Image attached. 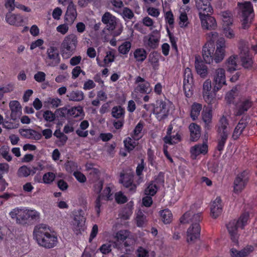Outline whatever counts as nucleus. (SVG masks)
<instances>
[{"label": "nucleus", "instance_id": "nucleus-4", "mask_svg": "<svg viewBox=\"0 0 257 257\" xmlns=\"http://www.w3.org/2000/svg\"><path fill=\"white\" fill-rule=\"evenodd\" d=\"M249 218L248 212H244L239 217L237 220H232L227 225V228L234 242H237L238 239L237 229L243 227L247 224Z\"/></svg>", "mask_w": 257, "mask_h": 257}, {"label": "nucleus", "instance_id": "nucleus-55", "mask_svg": "<svg viewBox=\"0 0 257 257\" xmlns=\"http://www.w3.org/2000/svg\"><path fill=\"white\" fill-rule=\"evenodd\" d=\"M223 33L224 36L228 39H232L235 36V32L230 26H223Z\"/></svg>", "mask_w": 257, "mask_h": 257}, {"label": "nucleus", "instance_id": "nucleus-13", "mask_svg": "<svg viewBox=\"0 0 257 257\" xmlns=\"http://www.w3.org/2000/svg\"><path fill=\"white\" fill-rule=\"evenodd\" d=\"M172 123L167 130V135L164 138V141L166 144L173 145L178 143L181 140V136L178 132L173 131Z\"/></svg>", "mask_w": 257, "mask_h": 257}, {"label": "nucleus", "instance_id": "nucleus-63", "mask_svg": "<svg viewBox=\"0 0 257 257\" xmlns=\"http://www.w3.org/2000/svg\"><path fill=\"white\" fill-rule=\"evenodd\" d=\"M65 168L66 171L69 173H72L73 172H76L77 170V165L75 162L72 161H68L65 164Z\"/></svg>", "mask_w": 257, "mask_h": 257}, {"label": "nucleus", "instance_id": "nucleus-8", "mask_svg": "<svg viewBox=\"0 0 257 257\" xmlns=\"http://www.w3.org/2000/svg\"><path fill=\"white\" fill-rule=\"evenodd\" d=\"M230 129L228 126L227 119L224 116H222L220 119L218 128L219 138L218 139L217 149L219 151L223 150Z\"/></svg>", "mask_w": 257, "mask_h": 257}, {"label": "nucleus", "instance_id": "nucleus-16", "mask_svg": "<svg viewBox=\"0 0 257 257\" xmlns=\"http://www.w3.org/2000/svg\"><path fill=\"white\" fill-rule=\"evenodd\" d=\"M136 83L137 84L135 88L136 91L147 94L152 91L150 83L143 78L140 76L137 77L136 79Z\"/></svg>", "mask_w": 257, "mask_h": 257}, {"label": "nucleus", "instance_id": "nucleus-42", "mask_svg": "<svg viewBox=\"0 0 257 257\" xmlns=\"http://www.w3.org/2000/svg\"><path fill=\"white\" fill-rule=\"evenodd\" d=\"M161 219L165 224L170 223L172 220V214L168 209L163 210L160 212Z\"/></svg>", "mask_w": 257, "mask_h": 257}, {"label": "nucleus", "instance_id": "nucleus-29", "mask_svg": "<svg viewBox=\"0 0 257 257\" xmlns=\"http://www.w3.org/2000/svg\"><path fill=\"white\" fill-rule=\"evenodd\" d=\"M190 133V138L192 141H197L201 135V131L199 125L195 123H191L189 126Z\"/></svg>", "mask_w": 257, "mask_h": 257}, {"label": "nucleus", "instance_id": "nucleus-2", "mask_svg": "<svg viewBox=\"0 0 257 257\" xmlns=\"http://www.w3.org/2000/svg\"><path fill=\"white\" fill-rule=\"evenodd\" d=\"M202 219V213L192 209L187 211L180 218L182 223L190 224L187 231L188 242L194 241L199 237L201 231L200 222Z\"/></svg>", "mask_w": 257, "mask_h": 257}, {"label": "nucleus", "instance_id": "nucleus-11", "mask_svg": "<svg viewBox=\"0 0 257 257\" xmlns=\"http://www.w3.org/2000/svg\"><path fill=\"white\" fill-rule=\"evenodd\" d=\"M85 222V218L82 214V210L74 211L71 225L72 229L76 234L84 230Z\"/></svg>", "mask_w": 257, "mask_h": 257}, {"label": "nucleus", "instance_id": "nucleus-47", "mask_svg": "<svg viewBox=\"0 0 257 257\" xmlns=\"http://www.w3.org/2000/svg\"><path fill=\"white\" fill-rule=\"evenodd\" d=\"M14 89V84L8 83L0 86V99L3 97L5 93L11 92Z\"/></svg>", "mask_w": 257, "mask_h": 257}, {"label": "nucleus", "instance_id": "nucleus-3", "mask_svg": "<svg viewBox=\"0 0 257 257\" xmlns=\"http://www.w3.org/2000/svg\"><path fill=\"white\" fill-rule=\"evenodd\" d=\"M33 235L38 243L44 247L50 248L57 244V236L46 224L36 226L33 231Z\"/></svg>", "mask_w": 257, "mask_h": 257}, {"label": "nucleus", "instance_id": "nucleus-23", "mask_svg": "<svg viewBox=\"0 0 257 257\" xmlns=\"http://www.w3.org/2000/svg\"><path fill=\"white\" fill-rule=\"evenodd\" d=\"M48 58L51 60V62L48 64L50 66L54 67L60 62L59 54L56 48L54 47H50L47 50Z\"/></svg>", "mask_w": 257, "mask_h": 257}, {"label": "nucleus", "instance_id": "nucleus-57", "mask_svg": "<svg viewBox=\"0 0 257 257\" xmlns=\"http://www.w3.org/2000/svg\"><path fill=\"white\" fill-rule=\"evenodd\" d=\"M131 46L130 42H124L118 47V51L122 54H126L130 51Z\"/></svg>", "mask_w": 257, "mask_h": 257}, {"label": "nucleus", "instance_id": "nucleus-56", "mask_svg": "<svg viewBox=\"0 0 257 257\" xmlns=\"http://www.w3.org/2000/svg\"><path fill=\"white\" fill-rule=\"evenodd\" d=\"M159 58L160 56L156 53H151L149 55V61L154 68H156L158 66Z\"/></svg>", "mask_w": 257, "mask_h": 257}, {"label": "nucleus", "instance_id": "nucleus-58", "mask_svg": "<svg viewBox=\"0 0 257 257\" xmlns=\"http://www.w3.org/2000/svg\"><path fill=\"white\" fill-rule=\"evenodd\" d=\"M129 235V232L125 230H120L117 232L115 235V238L118 241H123Z\"/></svg>", "mask_w": 257, "mask_h": 257}, {"label": "nucleus", "instance_id": "nucleus-18", "mask_svg": "<svg viewBox=\"0 0 257 257\" xmlns=\"http://www.w3.org/2000/svg\"><path fill=\"white\" fill-rule=\"evenodd\" d=\"M133 174L131 173L121 174L119 182L126 188H128L131 191L136 190V186L133 183Z\"/></svg>", "mask_w": 257, "mask_h": 257}, {"label": "nucleus", "instance_id": "nucleus-12", "mask_svg": "<svg viewBox=\"0 0 257 257\" xmlns=\"http://www.w3.org/2000/svg\"><path fill=\"white\" fill-rule=\"evenodd\" d=\"M248 180L247 172L243 171L239 174L234 181V192L236 193L240 192L245 187Z\"/></svg>", "mask_w": 257, "mask_h": 257}, {"label": "nucleus", "instance_id": "nucleus-14", "mask_svg": "<svg viewBox=\"0 0 257 257\" xmlns=\"http://www.w3.org/2000/svg\"><path fill=\"white\" fill-rule=\"evenodd\" d=\"M210 215L213 218H216L222 213L223 204L219 197H217L210 204Z\"/></svg>", "mask_w": 257, "mask_h": 257}, {"label": "nucleus", "instance_id": "nucleus-19", "mask_svg": "<svg viewBox=\"0 0 257 257\" xmlns=\"http://www.w3.org/2000/svg\"><path fill=\"white\" fill-rule=\"evenodd\" d=\"M168 112L169 107L168 104L163 101L160 102L159 105L154 109V113L159 120H161L165 118L168 115Z\"/></svg>", "mask_w": 257, "mask_h": 257}, {"label": "nucleus", "instance_id": "nucleus-5", "mask_svg": "<svg viewBox=\"0 0 257 257\" xmlns=\"http://www.w3.org/2000/svg\"><path fill=\"white\" fill-rule=\"evenodd\" d=\"M101 21L106 25L107 29L112 32L113 36H118L121 33L123 30L122 25L119 23L117 19L110 13H105L102 17Z\"/></svg>", "mask_w": 257, "mask_h": 257}, {"label": "nucleus", "instance_id": "nucleus-34", "mask_svg": "<svg viewBox=\"0 0 257 257\" xmlns=\"http://www.w3.org/2000/svg\"><path fill=\"white\" fill-rule=\"evenodd\" d=\"M217 92V91H214L213 87L212 91L202 94L203 99L209 105H212L216 103L217 101L216 98Z\"/></svg>", "mask_w": 257, "mask_h": 257}, {"label": "nucleus", "instance_id": "nucleus-43", "mask_svg": "<svg viewBox=\"0 0 257 257\" xmlns=\"http://www.w3.org/2000/svg\"><path fill=\"white\" fill-rule=\"evenodd\" d=\"M251 105V102L248 100L242 101L237 108L236 114L237 115H241L244 112L247 111Z\"/></svg>", "mask_w": 257, "mask_h": 257}, {"label": "nucleus", "instance_id": "nucleus-38", "mask_svg": "<svg viewBox=\"0 0 257 257\" xmlns=\"http://www.w3.org/2000/svg\"><path fill=\"white\" fill-rule=\"evenodd\" d=\"M202 105L198 103H194L192 106L190 111V117L193 120L197 119L202 110Z\"/></svg>", "mask_w": 257, "mask_h": 257}, {"label": "nucleus", "instance_id": "nucleus-41", "mask_svg": "<svg viewBox=\"0 0 257 257\" xmlns=\"http://www.w3.org/2000/svg\"><path fill=\"white\" fill-rule=\"evenodd\" d=\"M246 126V122L244 121L243 120H241L235 127L233 134L232 138L234 140H236L238 138L240 135L242 133L244 129Z\"/></svg>", "mask_w": 257, "mask_h": 257}, {"label": "nucleus", "instance_id": "nucleus-54", "mask_svg": "<svg viewBox=\"0 0 257 257\" xmlns=\"http://www.w3.org/2000/svg\"><path fill=\"white\" fill-rule=\"evenodd\" d=\"M124 110L120 106H116L112 109V115L116 118H120L124 115Z\"/></svg>", "mask_w": 257, "mask_h": 257}, {"label": "nucleus", "instance_id": "nucleus-6", "mask_svg": "<svg viewBox=\"0 0 257 257\" xmlns=\"http://www.w3.org/2000/svg\"><path fill=\"white\" fill-rule=\"evenodd\" d=\"M78 44L77 37L74 34L66 36L61 44L62 57L69 58L75 52Z\"/></svg>", "mask_w": 257, "mask_h": 257}, {"label": "nucleus", "instance_id": "nucleus-53", "mask_svg": "<svg viewBox=\"0 0 257 257\" xmlns=\"http://www.w3.org/2000/svg\"><path fill=\"white\" fill-rule=\"evenodd\" d=\"M141 22L144 26L149 28L150 30H152L156 28L154 21L148 16L144 17Z\"/></svg>", "mask_w": 257, "mask_h": 257}, {"label": "nucleus", "instance_id": "nucleus-10", "mask_svg": "<svg viewBox=\"0 0 257 257\" xmlns=\"http://www.w3.org/2000/svg\"><path fill=\"white\" fill-rule=\"evenodd\" d=\"M193 78L191 69L187 67L184 71L183 89L187 97H190L193 92Z\"/></svg>", "mask_w": 257, "mask_h": 257}, {"label": "nucleus", "instance_id": "nucleus-36", "mask_svg": "<svg viewBox=\"0 0 257 257\" xmlns=\"http://www.w3.org/2000/svg\"><path fill=\"white\" fill-rule=\"evenodd\" d=\"M133 55L137 62H143L147 58V53L143 48H138L134 51Z\"/></svg>", "mask_w": 257, "mask_h": 257}, {"label": "nucleus", "instance_id": "nucleus-9", "mask_svg": "<svg viewBox=\"0 0 257 257\" xmlns=\"http://www.w3.org/2000/svg\"><path fill=\"white\" fill-rule=\"evenodd\" d=\"M213 85L215 91H218L226 85L225 71L223 68L216 69L212 74Z\"/></svg>", "mask_w": 257, "mask_h": 257}, {"label": "nucleus", "instance_id": "nucleus-35", "mask_svg": "<svg viewBox=\"0 0 257 257\" xmlns=\"http://www.w3.org/2000/svg\"><path fill=\"white\" fill-rule=\"evenodd\" d=\"M67 96L69 100L80 101L84 99V94L81 90H75L68 93Z\"/></svg>", "mask_w": 257, "mask_h": 257}, {"label": "nucleus", "instance_id": "nucleus-17", "mask_svg": "<svg viewBox=\"0 0 257 257\" xmlns=\"http://www.w3.org/2000/svg\"><path fill=\"white\" fill-rule=\"evenodd\" d=\"M77 13L76 6L72 0H70L68 6L65 16V20L69 24H72L76 19Z\"/></svg>", "mask_w": 257, "mask_h": 257}, {"label": "nucleus", "instance_id": "nucleus-27", "mask_svg": "<svg viewBox=\"0 0 257 257\" xmlns=\"http://www.w3.org/2000/svg\"><path fill=\"white\" fill-rule=\"evenodd\" d=\"M6 20L11 25L20 26L23 22V18L19 14H10L6 15Z\"/></svg>", "mask_w": 257, "mask_h": 257}, {"label": "nucleus", "instance_id": "nucleus-24", "mask_svg": "<svg viewBox=\"0 0 257 257\" xmlns=\"http://www.w3.org/2000/svg\"><path fill=\"white\" fill-rule=\"evenodd\" d=\"M9 107L11 110V118L14 120L16 119L22 113V107L20 103L17 100H12L9 103Z\"/></svg>", "mask_w": 257, "mask_h": 257}, {"label": "nucleus", "instance_id": "nucleus-46", "mask_svg": "<svg viewBox=\"0 0 257 257\" xmlns=\"http://www.w3.org/2000/svg\"><path fill=\"white\" fill-rule=\"evenodd\" d=\"M223 27L231 26L232 24V17L231 13L228 12H223L221 13Z\"/></svg>", "mask_w": 257, "mask_h": 257}, {"label": "nucleus", "instance_id": "nucleus-28", "mask_svg": "<svg viewBox=\"0 0 257 257\" xmlns=\"http://www.w3.org/2000/svg\"><path fill=\"white\" fill-rule=\"evenodd\" d=\"M37 170V168L36 167H34L33 169L32 170L31 169V168L26 165H23L18 169L17 171V175L18 177L21 178H26L30 175H33L35 174Z\"/></svg>", "mask_w": 257, "mask_h": 257}, {"label": "nucleus", "instance_id": "nucleus-32", "mask_svg": "<svg viewBox=\"0 0 257 257\" xmlns=\"http://www.w3.org/2000/svg\"><path fill=\"white\" fill-rule=\"evenodd\" d=\"M21 134L25 138L36 140H39L42 138V135L40 133L32 129L23 130L21 132Z\"/></svg>", "mask_w": 257, "mask_h": 257}, {"label": "nucleus", "instance_id": "nucleus-60", "mask_svg": "<svg viewBox=\"0 0 257 257\" xmlns=\"http://www.w3.org/2000/svg\"><path fill=\"white\" fill-rule=\"evenodd\" d=\"M254 250V247L251 245H248L240 250L241 257H246Z\"/></svg>", "mask_w": 257, "mask_h": 257}, {"label": "nucleus", "instance_id": "nucleus-52", "mask_svg": "<svg viewBox=\"0 0 257 257\" xmlns=\"http://www.w3.org/2000/svg\"><path fill=\"white\" fill-rule=\"evenodd\" d=\"M137 140H134L133 138L128 137L124 140L123 143L126 149L128 151L133 150L137 145Z\"/></svg>", "mask_w": 257, "mask_h": 257}, {"label": "nucleus", "instance_id": "nucleus-15", "mask_svg": "<svg viewBox=\"0 0 257 257\" xmlns=\"http://www.w3.org/2000/svg\"><path fill=\"white\" fill-rule=\"evenodd\" d=\"M211 0H196V6L199 12V16H205L211 13L212 8L210 5Z\"/></svg>", "mask_w": 257, "mask_h": 257}, {"label": "nucleus", "instance_id": "nucleus-39", "mask_svg": "<svg viewBox=\"0 0 257 257\" xmlns=\"http://www.w3.org/2000/svg\"><path fill=\"white\" fill-rule=\"evenodd\" d=\"M179 25L182 28H185L188 27L189 23L187 14L185 11L183 9H181L179 11Z\"/></svg>", "mask_w": 257, "mask_h": 257}, {"label": "nucleus", "instance_id": "nucleus-1", "mask_svg": "<svg viewBox=\"0 0 257 257\" xmlns=\"http://www.w3.org/2000/svg\"><path fill=\"white\" fill-rule=\"evenodd\" d=\"M218 34L217 32H211L207 34V42L202 50V56L204 61L208 64L212 63L213 61L216 63L221 61L225 54V41L220 38L217 42L216 49L215 50L214 42L217 40Z\"/></svg>", "mask_w": 257, "mask_h": 257}, {"label": "nucleus", "instance_id": "nucleus-59", "mask_svg": "<svg viewBox=\"0 0 257 257\" xmlns=\"http://www.w3.org/2000/svg\"><path fill=\"white\" fill-rule=\"evenodd\" d=\"M136 220L138 226L143 227L147 221L146 217L142 212H139L137 214Z\"/></svg>", "mask_w": 257, "mask_h": 257}, {"label": "nucleus", "instance_id": "nucleus-31", "mask_svg": "<svg viewBox=\"0 0 257 257\" xmlns=\"http://www.w3.org/2000/svg\"><path fill=\"white\" fill-rule=\"evenodd\" d=\"M240 9L241 10L242 16L251 15L253 16V6L250 2H245L239 4Z\"/></svg>", "mask_w": 257, "mask_h": 257}, {"label": "nucleus", "instance_id": "nucleus-61", "mask_svg": "<svg viewBox=\"0 0 257 257\" xmlns=\"http://www.w3.org/2000/svg\"><path fill=\"white\" fill-rule=\"evenodd\" d=\"M43 116L44 119L48 122H52L56 118L55 114L50 110L45 111Z\"/></svg>", "mask_w": 257, "mask_h": 257}, {"label": "nucleus", "instance_id": "nucleus-49", "mask_svg": "<svg viewBox=\"0 0 257 257\" xmlns=\"http://www.w3.org/2000/svg\"><path fill=\"white\" fill-rule=\"evenodd\" d=\"M0 154L6 161H12V157L10 153V148L8 146H3L0 148Z\"/></svg>", "mask_w": 257, "mask_h": 257}, {"label": "nucleus", "instance_id": "nucleus-26", "mask_svg": "<svg viewBox=\"0 0 257 257\" xmlns=\"http://www.w3.org/2000/svg\"><path fill=\"white\" fill-rule=\"evenodd\" d=\"M207 145L205 143L195 145L190 149L191 157L195 159L200 154H206L207 152Z\"/></svg>", "mask_w": 257, "mask_h": 257}, {"label": "nucleus", "instance_id": "nucleus-30", "mask_svg": "<svg viewBox=\"0 0 257 257\" xmlns=\"http://www.w3.org/2000/svg\"><path fill=\"white\" fill-rule=\"evenodd\" d=\"M195 68L197 73L201 77L205 78L207 76L208 74V68L202 61L196 60Z\"/></svg>", "mask_w": 257, "mask_h": 257}, {"label": "nucleus", "instance_id": "nucleus-40", "mask_svg": "<svg viewBox=\"0 0 257 257\" xmlns=\"http://www.w3.org/2000/svg\"><path fill=\"white\" fill-rule=\"evenodd\" d=\"M144 127V124L142 122L140 121L136 126L133 131L131 136L135 140L138 141L143 136L142 130Z\"/></svg>", "mask_w": 257, "mask_h": 257}, {"label": "nucleus", "instance_id": "nucleus-22", "mask_svg": "<svg viewBox=\"0 0 257 257\" xmlns=\"http://www.w3.org/2000/svg\"><path fill=\"white\" fill-rule=\"evenodd\" d=\"M40 213L35 209L24 208V223L28 221L37 220L39 219Z\"/></svg>", "mask_w": 257, "mask_h": 257}, {"label": "nucleus", "instance_id": "nucleus-37", "mask_svg": "<svg viewBox=\"0 0 257 257\" xmlns=\"http://www.w3.org/2000/svg\"><path fill=\"white\" fill-rule=\"evenodd\" d=\"M68 114L73 117L82 118L84 116L83 108L80 106L72 107L67 111Z\"/></svg>", "mask_w": 257, "mask_h": 257}, {"label": "nucleus", "instance_id": "nucleus-64", "mask_svg": "<svg viewBox=\"0 0 257 257\" xmlns=\"http://www.w3.org/2000/svg\"><path fill=\"white\" fill-rule=\"evenodd\" d=\"M211 82L210 79L206 80L203 83L202 85V94L212 91Z\"/></svg>", "mask_w": 257, "mask_h": 257}, {"label": "nucleus", "instance_id": "nucleus-20", "mask_svg": "<svg viewBox=\"0 0 257 257\" xmlns=\"http://www.w3.org/2000/svg\"><path fill=\"white\" fill-rule=\"evenodd\" d=\"M201 26L203 29L207 30H213L217 27L215 19L210 16V14L205 16H201L199 17Z\"/></svg>", "mask_w": 257, "mask_h": 257}, {"label": "nucleus", "instance_id": "nucleus-33", "mask_svg": "<svg viewBox=\"0 0 257 257\" xmlns=\"http://www.w3.org/2000/svg\"><path fill=\"white\" fill-rule=\"evenodd\" d=\"M202 119L205 123V127L209 129L212 121V110L211 108H206L203 110L202 113Z\"/></svg>", "mask_w": 257, "mask_h": 257}, {"label": "nucleus", "instance_id": "nucleus-7", "mask_svg": "<svg viewBox=\"0 0 257 257\" xmlns=\"http://www.w3.org/2000/svg\"><path fill=\"white\" fill-rule=\"evenodd\" d=\"M239 58L241 65L245 69H250L253 64L252 57L249 52V45L247 42L241 41L239 44Z\"/></svg>", "mask_w": 257, "mask_h": 257}, {"label": "nucleus", "instance_id": "nucleus-51", "mask_svg": "<svg viewBox=\"0 0 257 257\" xmlns=\"http://www.w3.org/2000/svg\"><path fill=\"white\" fill-rule=\"evenodd\" d=\"M44 103L52 107L56 108L61 105V100L57 97H48Z\"/></svg>", "mask_w": 257, "mask_h": 257}, {"label": "nucleus", "instance_id": "nucleus-25", "mask_svg": "<svg viewBox=\"0 0 257 257\" xmlns=\"http://www.w3.org/2000/svg\"><path fill=\"white\" fill-rule=\"evenodd\" d=\"M143 41L146 47L155 49L159 45V38L151 33L144 37Z\"/></svg>", "mask_w": 257, "mask_h": 257}, {"label": "nucleus", "instance_id": "nucleus-44", "mask_svg": "<svg viewBox=\"0 0 257 257\" xmlns=\"http://www.w3.org/2000/svg\"><path fill=\"white\" fill-rule=\"evenodd\" d=\"M237 59L236 55L231 56L228 59L226 65L228 71H234L237 68Z\"/></svg>", "mask_w": 257, "mask_h": 257}, {"label": "nucleus", "instance_id": "nucleus-50", "mask_svg": "<svg viewBox=\"0 0 257 257\" xmlns=\"http://www.w3.org/2000/svg\"><path fill=\"white\" fill-rule=\"evenodd\" d=\"M56 178V174L53 172H49L45 173L43 176V183L51 184Z\"/></svg>", "mask_w": 257, "mask_h": 257}, {"label": "nucleus", "instance_id": "nucleus-62", "mask_svg": "<svg viewBox=\"0 0 257 257\" xmlns=\"http://www.w3.org/2000/svg\"><path fill=\"white\" fill-rule=\"evenodd\" d=\"M44 42L43 39H38L31 43L30 49L31 50H33L37 48H39L41 49H43V48H42V46L44 44Z\"/></svg>", "mask_w": 257, "mask_h": 257}, {"label": "nucleus", "instance_id": "nucleus-45", "mask_svg": "<svg viewBox=\"0 0 257 257\" xmlns=\"http://www.w3.org/2000/svg\"><path fill=\"white\" fill-rule=\"evenodd\" d=\"M133 203L130 202L126 204V207L120 213L121 217L124 219H128L132 215L133 211Z\"/></svg>", "mask_w": 257, "mask_h": 257}, {"label": "nucleus", "instance_id": "nucleus-48", "mask_svg": "<svg viewBox=\"0 0 257 257\" xmlns=\"http://www.w3.org/2000/svg\"><path fill=\"white\" fill-rule=\"evenodd\" d=\"M157 189L156 184L153 182H150L147 185L145 190V194L151 196H154L156 193Z\"/></svg>", "mask_w": 257, "mask_h": 257}, {"label": "nucleus", "instance_id": "nucleus-21", "mask_svg": "<svg viewBox=\"0 0 257 257\" xmlns=\"http://www.w3.org/2000/svg\"><path fill=\"white\" fill-rule=\"evenodd\" d=\"M24 207H16L12 209L9 214L11 219L18 224H24Z\"/></svg>", "mask_w": 257, "mask_h": 257}]
</instances>
